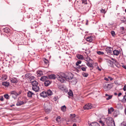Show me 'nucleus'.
Wrapping results in <instances>:
<instances>
[{
	"label": "nucleus",
	"instance_id": "nucleus-18",
	"mask_svg": "<svg viewBox=\"0 0 126 126\" xmlns=\"http://www.w3.org/2000/svg\"><path fill=\"white\" fill-rule=\"evenodd\" d=\"M89 126H99V124L96 122H93L89 124Z\"/></svg>",
	"mask_w": 126,
	"mask_h": 126
},
{
	"label": "nucleus",
	"instance_id": "nucleus-35",
	"mask_svg": "<svg viewBox=\"0 0 126 126\" xmlns=\"http://www.w3.org/2000/svg\"><path fill=\"white\" fill-rule=\"evenodd\" d=\"M31 75V74L28 73L26 74L25 75V77L26 78H27L29 77H30Z\"/></svg>",
	"mask_w": 126,
	"mask_h": 126
},
{
	"label": "nucleus",
	"instance_id": "nucleus-51",
	"mask_svg": "<svg viewBox=\"0 0 126 126\" xmlns=\"http://www.w3.org/2000/svg\"><path fill=\"white\" fill-rule=\"evenodd\" d=\"M123 100H124V102H126V95L124 96Z\"/></svg>",
	"mask_w": 126,
	"mask_h": 126
},
{
	"label": "nucleus",
	"instance_id": "nucleus-60",
	"mask_svg": "<svg viewBox=\"0 0 126 126\" xmlns=\"http://www.w3.org/2000/svg\"><path fill=\"white\" fill-rule=\"evenodd\" d=\"M120 29L123 31L124 30V28L123 27H120Z\"/></svg>",
	"mask_w": 126,
	"mask_h": 126
},
{
	"label": "nucleus",
	"instance_id": "nucleus-49",
	"mask_svg": "<svg viewBox=\"0 0 126 126\" xmlns=\"http://www.w3.org/2000/svg\"><path fill=\"white\" fill-rule=\"evenodd\" d=\"M85 60L87 62H88V61H90V60H91V59L90 58L88 57L87 58H85Z\"/></svg>",
	"mask_w": 126,
	"mask_h": 126
},
{
	"label": "nucleus",
	"instance_id": "nucleus-29",
	"mask_svg": "<svg viewBox=\"0 0 126 126\" xmlns=\"http://www.w3.org/2000/svg\"><path fill=\"white\" fill-rule=\"evenodd\" d=\"M58 87L59 89L62 90H64L65 89V87L63 86L62 85H59L58 86Z\"/></svg>",
	"mask_w": 126,
	"mask_h": 126
},
{
	"label": "nucleus",
	"instance_id": "nucleus-5",
	"mask_svg": "<svg viewBox=\"0 0 126 126\" xmlns=\"http://www.w3.org/2000/svg\"><path fill=\"white\" fill-rule=\"evenodd\" d=\"M113 50V49L112 48L108 47L105 49V51L107 54L110 55L112 53V51Z\"/></svg>",
	"mask_w": 126,
	"mask_h": 126
},
{
	"label": "nucleus",
	"instance_id": "nucleus-30",
	"mask_svg": "<svg viewBox=\"0 0 126 126\" xmlns=\"http://www.w3.org/2000/svg\"><path fill=\"white\" fill-rule=\"evenodd\" d=\"M9 83L8 82H3L2 83V85L6 86H8L9 85Z\"/></svg>",
	"mask_w": 126,
	"mask_h": 126
},
{
	"label": "nucleus",
	"instance_id": "nucleus-50",
	"mask_svg": "<svg viewBox=\"0 0 126 126\" xmlns=\"http://www.w3.org/2000/svg\"><path fill=\"white\" fill-rule=\"evenodd\" d=\"M58 98V97H54L53 99V100L55 101H57V99Z\"/></svg>",
	"mask_w": 126,
	"mask_h": 126
},
{
	"label": "nucleus",
	"instance_id": "nucleus-26",
	"mask_svg": "<svg viewBox=\"0 0 126 126\" xmlns=\"http://www.w3.org/2000/svg\"><path fill=\"white\" fill-rule=\"evenodd\" d=\"M47 93L48 95H52L53 94L52 91L50 89L48 90L47 91Z\"/></svg>",
	"mask_w": 126,
	"mask_h": 126
},
{
	"label": "nucleus",
	"instance_id": "nucleus-62",
	"mask_svg": "<svg viewBox=\"0 0 126 126\" xmlns=\"http://www.w3.org/2000/svg\"><path fill=\"white\" fill-rule=\"evenodd\" d=\"M70 116H73V117H75V114H73V115L72 114H70Z\"/></svg>",
	"mask_w": 126,
	"mask_h": 126
},
{
	"label": "nucleus",
	"instance_id": "nucleus-37",
	"mask_svg": "<svg viewBox=\"0 0 126 126\" xmlns=\"http://www.w3.org/2000/svg\"><path fill=\"white\" fill-rule=\"evenodd\" d=\"M68 94L69 96H72L73 95V93L71 90H70L69 92L68 93Z\"/></svg>",
	"mask_w": 126,
	"mask_h": 126
},
{
	"label": "nucleus",
	"instance_id": "nucleus-36",
	"mask_svg": "<svg viewBox=\"0 0 126 126\" xmlns=\"http://www.w3.org/2000/svg\"><path fill=\"white\" fill-rule=\"evenodd\" d=\"M66 108V106H65V105H64L63 106H62L61 109L64 112L65 111Z\"/></svg>",
	"mask_w": 126,
	"mask_h": 126
},
{
	"label": "nucleus",
	"instance_id": "nucleus-40",
	"mask_svg": "<svg viewBox=\"0 0 126 126\" xmlns=\"http://www.w3.org/2000/svg\"><path fill=\"white\" fill-rule=\"evenodd\" d=\"M82 75L84 77H87L88 76V74L87 73H83Z\"/></svg>",
	"mask_w": 126,
	"mask_h": 126
},
{
	"label": "nucleus",
	"instance_id": "nucleus-42",
	"mask_svg": "<svg viewBox=\"0 0 126 126\" xmlns=\"http://www.w3.org/2000/svg\"><path fill=\"white\" fill-rule=\"evenodd\" d=\"M44 61L45 64L46 65H47L48 63V60L46 58H45L44 59Z\"/></svg>",
	"mask_w": 126,
	"mask_h": 126
},
{
	"label": "nucleus",
	"instance_id": "nucleus-31",
	"mask_svg": "<svg viewBox=\"0 0 126 126\" xmlns=\"http://www.w3.org/2000/svg\"><path fill=\"white\" fill-rule=\"evenodd\" d=\"M114 109L112 108H111L110 109L108 110V113L109 114H110L113 111Z\"/></svg>",
	"mask_w": 126,
	"mask_h": 126
},
{
	"label": "nucleus",
	"instance_id": "nucleus-57",
	"mask_svg": "<svg viewBox=\"0 0 126 126\" xmlns=\"http://www.w3.org/2000/svg\"><path fill=\"white\" fill-rule=\"evenodd\" d=\"M22 92V91L21 90H20L17 93V94H18V95H19Z\"/></svg>",
	"mask_w": 126,
	"mask_h": 126
},
{
	"label": "nucleus",
	"instance_id": "nucleus-22",
	"mask_svg": "<svg viewBox=\"0 0 126 126\" xmlns=\"http://www.w3.org/2000/svg\"><path fill=\"white\" fill-rule=\"evenodd\" d=\"M47 79V78L46 76H43L41 77L40 80L42 81H45Z\"/></svg>",
	"mask_w": 126,
	"mask_h": 126
},
{
	"label": "nucleus",
	"instance_id": "nucleus-11",
	"mask_svg": "<svg viewBox=\"0 0 126 126\" xmlns=\"http://www.w3.org/2000/svg\"><path fill=\"white\" fill-rule=\"evenodd\" d=\"M119 19H120V20L121 21H123V22L124 23L126 24V17L124 16H122L119 17Z\"/></svg>",
	"mask_w": 126,
	"mask_h": 126
},
{
	"label": "nucleus",
	"instance_id": "nucleus-48",
	"mask_svg": "<svg viewBox=\"0 0 126 126\" xmlns=\"http://www.w3.org/2000/svg\"><path fill=\"white\" fill-rule=\"evenodd\" d=\"M112 97V96L111 95H109L108 97L106 98L107 100H108L111 99Z\"/></svg>",
	"mask_w": 126,
	"mask_h": 126
},
{
	"label": "nucleus",
	"instance_id": "nucleus-13",
	"mask_svg": "<svg viewBox=\"0 0 126 126\" xmlns=\"http://www.w3.org/2000/svg\"><path fill=\"white\" fill-rule=\"evenodd\" d=\"M10 80L12 83H16L18 81V80L17 79L14 77H13Z\"/></svg>",
	"mask_w": 126,
	"mask_h": 126
},
{
	"label": "nucleus",
	"instance_id": "nucleus-23",
	"mask_svg": "<svg viewBox=\"0 0 126 126\" xmlns=\"http://www.w3.org/2000/svg\"><path fill=\"white\" fill-rule=\"evenodd\" d=\"M31 83L32 86H34V85H37L38 84V83L36 81H32L31 82Z\"/></svg>",
	"mask_w": 126,
	"mask_h": 126
},
{
	"label": "nucleus",
	"instance_id": "nucleus-61",
	"mask_svg": "<svg viewBox=\"0 0 126 126\" xmlns=\"http://www.w3.org/2000/svg\"><path fill=\"white\" fill-rule=\"evenodd\" d=\"M97 69L99 71H100L101 70V69L98 66L97 68Z\"/></svg>",
	"mask_w": 126,
	"mask_h": 126
},
{
	"label": "nucleus",
	"instance_id": "nucleus-47",
	"mask_svg": "<svg viewBox=\"0 0 126 126\" xmlns=\"http://www.w3.org/2000/svg\"><path fill=\"white\" fill-rule=\"evenodd\" d=\"M81 62V61L80 60H78L77 62L76 63V65H78L79 64H80Z\"/></svg>",
	"mask_w": 126,
	"mask_h": 126
},
{
	"label": "nucleus",
	"instance_id": "nucleus-39",
	"mask_svg": "<svg viewBox=\"0 0 126 126\" xmlns=\"http://www.w3.org/2000/svg\"><path fill=\"white\" fill-rule=\"evenodd\" d=\"M4 97L7 99H9V96L8 94H4Z\"/></svg>",
	"mask_w": 126,
	"mask_h": 126
},
{
	"label": "nucleus",
	"instance_id": "nucleus-63",
	"mask_svg": "<svg viewBox=\"0 0 126 126\" xmlns=\"http://www.w3.org/2000/svg\"><path fill=\"white\" fill-rule=\"evenodd\" d=\"M122 94L121 93H119L118 94V96H119L122 95Z\"/></svg>",
	"mask_w": 126,
	"mask_h": 126
},
{
	"label": "nucleus",
	"instance_id": "nucleus-28",
	"mask_svg": "<svg viewBox=\"0 0 126 126\" xmlns=\"http://www.w3.org/2000/svg\"><path fill=\"white\" fill-rule=\"evenodd\" d=\"M40 95L41 96H42L43 97H45L47 96L46 92H43L40 94Z\"/></svg>",
	"mask_w": 126,
	"mask_h": 126
},
{
	"label": "nucleus",
	"instance_id": "nucleus-10",
	"mask_svg": "<svg viewBox=\"0 0 126 126\" xmlns=\"http://www.w3.org/2000/svg\"><path fill=\"white\" fill-rule=\"evenodd\" d=\"M32 89L33 91L36 92H38L39 90V88L38 86L37 85H34V86L32 87Z\"/></svg>",
	"mask_w": 126,
	"mask_h": 126
},
{
	"label": "nucleus",
	"instance_id": "nucleus-6",
	"mask_svg": "<svg viewBox=\"0 0 126 126\" xmlns=\"http://www.w3.org/2000/svg\"><path fill=\"white\" fill-rule=\"evenodd\" d=\"M98 122L102 126H104V123L106 122V119L104 118H101L100 119Z\"/></svg>",
	"mask_w": 126,
	"mask_h": 126
},
{
	"label": "nucleus",
	"instance_id": "nucleus-19",
	"mask_svg": "<svg viewBox=\"0 0 126 126\" xmlns=\"http://www.w3.org/2000/svg\"><path fill=\"white\" fill-rule=\"evenodd\" d=\"M80 121V119L77 118L74 119L73 120V121L74 122L77 123H79Z\"/></svg>",
	"mask_w": 126,
	"mask_h": 126
},
{
	"label": "nucleus",
	"instance_id": "nucleus-41",
	"mask_svg": "<svg viewBox=\"0 0 126 126\" xmlns=\"http://www.w3.org/2000/svg\"><path fill=\"white\" fill-rule=\"evenodd\" d=\"M82 3V4H87V0H82L81 1Z\"/></svg>",
	"mask_w": 126,
	"mask_h": 126
},
{
	"label": "nucleus",
	"instance_id": "nucleus-34",
	"mask_svg": "<svg viewBox=\"0 0 126 126\" xmlns=\"http://www.w3.org/2000/svg\"><path fill=\"white\" fill-rule=\"evenodd\" d=\"M29 79L30 81H31V82L32 81H33V80L35 79V78L32 76L30 77L29 78Z\"/></svg>",
	"mask_w": 126,
	"mask_h": 126
},
{
	"label": "nucleus",
	"instance_id": "nucleus-56",
	"mask_svg": "<svg viewBox=\"0 0 126 126\" xmlns=\"http://www.w3.org/2000/svg\"><path fill=\"white\" fill-rule=\"evenodd\" d=\"M123 89L124 91L126 90V85H125L123 88Z\"/></svg>",
	"mask_w": 126,
	"mask_h": 126
},
{
	"label": "nucleus",
	"instance_id": "nucleus-2",
	"mask_svg": "<svg viewBox=\"0 0 126 126\" xmlns=\"http://www.w3.org/2000/svg\"><path fill=\"white\" fill-rule=\"evenodd\" d=\"M106 123L108 126H115L114 122L111 117H108L106 118Z\"/></svg>",
	"mask_w": 126,
	"mask_h": 126
},
{
	"label": "nucleus",
	"instance_id": "nucleus-25",
	"mask_svg": "<svg viewBox=\"0 0 126 126\" xmlns=\"http://www.w3.org/2000/svg\"><path fill=\"white\" fill-rule=\"evenodd\" d=\"M37 75L38 77H40L43 74V72L41 71H38L37 72Z\"/></svg>",
	"mask_w": 126,
	"mask_h": 126
},
{
	"label": "nucleus",
	"instance_id": "nucleus-8",
	"mask_svg": "<svg viewBox=\"0 0 126 126\" xmlns=\"http://www.w3.org/2000/svg\"><path fill=\"white\" fill-rule=\"evenodd\" d=\"M80 10L81 11L86 12L88 10V6H83L81 8Z\"/></svg>",
	"mask_w": 126,
	"mask_h": 126
},
{
	"label": "nucleus",
	"instance_id": "nucleus-7",
	"mask_svg": "<svg viewBox=\"0 0 126 126\" xmlns=\"http://www.w3.org/2000/svg\"><path fill=\"white\" fill-rule=\"evenodd\" d=\"M84 109L85 110H88L91 109L92 108V104H91L89 103L85 105L84 106Z\"/></svg>",
	"mask_w": 126,
	"mask_h": 126
},
{
	"label": "nucleus",
	"instance_id": "nucleus-45",
	"mask_svg": "<svg viewBox=\"0 0 126 126\" xmlns=\"http://www.w3.org/2000/svg\"><path fill=\"white\" fill-rule=\"evenodd\" d=\"M97 53L99 55H103L104 54L103 52L100 51H97Z\"/></svg>",
	"mask_w": 126,
	"mask_h": 126
},
{
	"label": "nucleus",
	"instance_id": "nucleus-43",
	"mask_svg": "<svg viewBox=\"0 0 126 126\" xmlns=\"http://www.w3.org/2000/svg\"><path fill=\"white\" fill-rule=\"evenodd\" d=\"M87 67L85 66L84 67H81V69L83 71H85Z\"/></svg>",
	"mask_w": 126,
	"mask_h": 126
},
{
	"label": "nucleus",
	"instance_id": "nucleus-46",
	"mask_svg": "<svg viewBox=\"0 0 126 126\" xmlns=\"http://www.w3.org/2000/svg\"><path fill=\"white\" fill-rule=\"evenodd\" d=\"M61 118V117L60 116H58L57 117L56 119V120L58 122H59L60 119Z\"/></svg>",
	"mask_w": 126,
	"mask_h": 126
},
{
	"label": "nucleus",
	"instance_id": "nucleus-54",
	"mask_svg": "<svg viewBox=\"0 0 126 126\" xmlns=\"http://www.w3.org/2000/svg\"><path fill=\"white\" fill-rule=\"evenodd\" d=\"M112 62L113 63L115 64L116 63V61L115 60H113L112 61Z\"/></svg>",
	"mask_w": 126,
	"mask_h": 126
},
{
	"label": "nucleus",
	"instance_id": "nucleus-58",
	"mask_svg": "<svg viewBox=\"0 0 126 126\" xmlns=\"http://www.w3.org/2000/svg\"><path fill=\"white\" fill-rule=\"evenodd\" d=\"M104 79L105 80H106L107 81H108L109 80V79L108 78H105Z\"/></svg>",
	"mask_w": 126,
	"mask_h": 126
},
{
	"label": "nucleus",
	"instance_id": "nucleus-55",
	"mask_svg": "<svg viewBox=\"0 0 126 126\" xmlns=\"http://www.w3.org/2000/svg\"><path fill=\"white\" fill-rule=\"evenodd\" d=\"M108 78L109 79H110V80L111 81L113 79L110 76H108Z\"/></svg>",
	"mask_w": 126,
	"mask_h": 126
},
{
	"label": "nucleus",
	"instance_id": "nucleus-59",
	"mask_svg": "<svg viewBox=\"0 0 126 126\" xmlns=\"http://www.w3.org/2000/svg\"><path fill=\"white\" fill-rule=\"evenodd\" d=\"M101 12L102 13H105V10H104L103 9H101Z\"/></svg>",
	"mask_w": 126,
	"mask_h": 126
},
{
	"label": "nucleus",
	"instance_id": "nucleus-38",
	"mask_svg": "<svg viewBox=\"0 0 126 126\" xmlns=\"http://www.w3.org/2000/svg\"><path fill=\"white\" fill-rule=\"evenodd\" d=\"M11 93L12 94H14L16 96L18 95L17 94V93L15 91H13L11 92Z\"/></svg>",
	"mask_w": 126,
	"mask_h": 126
},
{
	"label": "nucleus",
	"instance_id": "nucleus-17",
	"mask_svg": "<svg viewBox=\"0 0 126 126\" xmlns=\"http://www.w3.org/2000/svg\"><path fill=\"white\" fill-rule=\"evenodd\" d=\"M93 37L91 36H90L86 38V40L88 41L89 42H91L93 41Z\"/></svg>",
	"mask_w": 126,
	"mask_h": 126
},
{
	"label": "nucleus",
	"instance_id": "nucleus-52",
	"mask_svg": "<svg viewBox=\"0 0 126 126\" xmlns=\"http://www.w3.org/2000/svg\"><path fill=\"white\" fill-rule=\"evenodd\" d=\"M0 100L1 101H3V96H1L0 98Z\"/></svg>",
	"mask_w": 126,
	"mask_h": 126
},
{
	"label": "nucleus",
	"instance_id": "nucleus-33",
	"mask_svg": "<svg viewBox=\"0 0 126 126\" xmlns=\"http://www.w3.org/2000/svg\"><path fill=\"white\" fill-rule=\"evenodd\" d=\"M72 79V82H73V84H76L77 82V80L73 78L71 79Z\"/></svg>",
	"mask_w": 126,
	"mask_h": 126
},
{
	"label": "nucleus",
	"instance_id": "nucleus-21",
	"mask_svg": "<svg viewBox=\"0 0 126 126\" xmlns=\"http://www.w3.org/2000/svg\"><path fill=\"white\" fill-rule=\"evenodd\" d=\"M57 77L54 74H51L49 76V78L51 79H55Z\"/></svg>",
	"mask_w": 126,
	"mask_h": 126
},
{
	"label": "nucleus",
	"instance_id": "nucleus-27",
	"mask_svg": "<svg viewBox=\"0 0 126 126\" xmlns=\"http://www.w3.org/2000/svg\"><path fill=\"white\" fill-rule=\"evenodd\" d=\"M86 64L88 66L91 68V69L90 70H92L93 69V67L92 64L90 63L89 62L87 63Z\"/></svg>",
	"mask_w": 126,
	"mask_h": 126
},
{
	"label": "nucleus",
	"instance_id": "nucleus-16",
	"mask_svg": "<svg viewBox=\"0 0 126 126\" xmlns=\"http://www.w3.org/2000/svg\"><path fill=\"white\" fill-rule=\"evenodd\" d=\"M51 83V82L47 79L44 82V84L45 86H47L50 85Z\"/></svg>",
	"mask_w": 126,
	"mask_h": 126
},
{
	"label": "nucleus",
	"instance_id": "nucleus-9",
	"mask_svg": "<svg viewBox=\"0 0 126 126\" xmlns=\"http://www.w3.org/2000/svg\"><path fill=\"white\" fill-rule=\"evenodd\" d=\"M57 78L58 80L60 81L61 82H64V81H65V79L61 77L59 75L57 76Z\"/></svg>",
	"mask_w": 126,
	"mask_h": 126
},
{
	"label": "nucleus",
	"instance_id": "nucleus-4",
	"mask_svg": "<svg viewBox=\"0 0 126 126\" xmlns=\"http://www.w3.org/2000/svg\"><path fill=\"white\" fill-rule=\"evenodd\" d=\"M112 87V85L111 84H108L107 82L104 83L103 84V87L105 91H107L109 90Z\"/></svg>",
	"mask_w": 126,
	"mask_h": 126
},
{
	"label": "nucleus",
	"instance_id": "nucleus-64",
	"mask_svg": "<svg viewBox=\"0 0 126 126\" xmlns=\"http://www.w3.org/2000/svg\"><path fill=\"white\" fill-rule=\"evenodd\" d=\"M73 126H77V124L76 123H74L73 125Z\"/></svg>",
	"mask_w": 126,
	"mask_h": 126
},
{
	"label": "nucleus",
	"instance_id": "nucleus-44",
	"mask_svg": "<svg viewBox=\"0 0 126 126\" xmlns=\"http://www.w3.org/2000/svg\"><path fill=\"white\" fill-rule=\"evenodd\" d=\"M111 33L113 36H115V32L114 31H111Z\"/></svg>",
	"mask_w": 126,
	"mask_h": 126
},
{
	"label": "nucleus",
	"instance_id": "nucleus-32",
	"mask_svg": "<svg viewBox=\"0 0 126 126\" xmlns=\"http://www.w3.org/2000/svg\"><path fill=\"white\" fill-rule=\"evenodd\" d=\"M3 31L5 33H8L9 31V29L8 27H6L4 29Z\"/></svg>",
	"mask_w": 126,
	"mask_h": 126
},
{
	"label": "nucleus",
	"instance_id": "nucleus-14",
	"mask_svg": "<svg viewBox=\"0 0 126 126\" xmlns=\"http://www.w3.org/2000/svg\"><path fill=\"white\" fill-rule=\"evenodd\" d=\"M26 102H24L23 101H18L16 103V105L17 106H20L24 104Z\"/></svg>",
	"mask_w": 126,
	"mask_h": 126
},
{
	"label": "nucleus",
	"instance_id": "nucleus-12",
	"mask_svg": "<svg viewBox=\"0 0 126 126\" xmlns=\"http://www.w3.org/2000/svg\"><path fill=\"white\" fill-rule=\"evenodd\" d=\"M7 76L6 74H3L2 75L0 79L2 81H4L6 80L7 79Z\"/></svg>",
	"mask_w": 126,
	"mask_h": 126
},
{
	"label": "nucleus",
	"instance_id": "nucleus-1",
	"mask_svg": "<svg viewBox=\"0 0 126 126\" xmlns=\"http://www.w3.org/2000/svg\"><path fill=\"white\" fill-rule=\"evenodd\" d=\"M60 75V76L63 78L67 80L71 79L73 76V74L70 72L68 73L67 75L63 73H61Z\"/></svg>",
	"mask_w": 126,
	"mask_h": 126
},
{
	"label": "nucleus",
	"instance_id": "nucleus-24",
	"mask_svg": "<svg viewBox=\"0 0 126 126\" xmlns=\"http://www.w3.org/2000/svg\"><path fill=\"white\" fill-rule=\"evenodd\" d=\"M76 56L79 59L83 60L84 59L83 56L80 54H78Z\"/></svg>",
	"mask_w": 126,
	"mask_h": 126
},
{
	"label": "nucleus",
	"instance_id": "nucleus-3",
	"mask_svg": "<svg viewBox=\"0 0 126 126\" xmlns=\"http://www.w3.org/2000/svg\"><path fill=\"white\" fill-rule=\"evenodd\" d=\"M44 110L47 113H49L51 109L50 104L47 103H45L44 105Z\"/></svg>",
	"mask_w": 126,
	"mask_h": 126
},
{
	"label": "nucleus",
	"instance_id": "nucleus-53",
	"mask_svg": "<svg viewBox=\"0 0 126 126\" xmlns=\"http://www.w3.org/2000/svg\"><path fill=\"white\" fill-rule=\"evenodd\" d=\"M122 16L120 14H118L117 15V17L119 18V17H121V16Z\"/></svg>",
	"mask_w": 126,
	"mask_h": 126
},
{
	"label": "nucleus",
	"instance_id": "nucleus-20",
	"mask_svg": "<svg viewBox=\"0 0 126 126\" xmlns=\"http://www.w3.org/2000/svg\"><path fill=\"white\" fill-rule=\"evenodd\" d=\"M33 94H34L33 93L30 91H29L27 93V96L29 97H32Z\"/></svg>",
	"mask_w": 126,
	"mask_h": 126
},
{
	"label": "nucleus",
	"instance_id": "nucleus-15",
	"mask_svg": "<svg viewBox=\"0 0 126 126\" xmlns=\"http://www.w3.org/2000/svg\"><path fill=\"white\" fill-rule=\"evenodd\" d=\"M113 53L114 55L117 56L119 54V51L118 50L115 49L113 51Z\"/></svg>",
	"mask_w": 126,
	"mask_h": 126
}]
</instances>
